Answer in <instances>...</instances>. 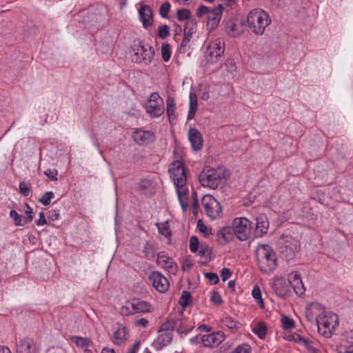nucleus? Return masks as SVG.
<instances>
[{
    "label": "nucleus",
    "mask_w": 353,
    "mask_h": 353,
    "mask_svg": "<svg viewBox=\"0 0 353 353\" xmlns=\"http://www.w3.org/2000/svg\"><path fill=\"white\" fill-rule=\"evenodd\" d=\"M221 230L225 234L226 236H228L229 239H231L232 233H234V229L232 225V227H223Z\"/></svg>",
    "instance_id": "nucleus-61"
},
{
    "label": "nucleus",
    "mask_w": 353,
    "mask_h": 353,
    "mask_svg": "<svg viewBox=\"0 0 353 353\" xmlns=\"http://www.w3.org/2000/svg\"><path fill=\"white\" fill-rule=\"evenodd\" d=\"M225 179L221 170L205 167L199 176L201 185L211 189H216Z\"/></svg>",
    "instance_id": "nucleus-2"
},
{
    "label": "nucleus",
    "mask_w": 353,
    "mask_h": 353,
    "mask_svg": "<svg viewBox=\"0 0 353 353\" xmlns=\"http://www.w3.org/2000/svg\"><path fill=\"white\" fill-rule=\"evenodd\" d=\"M10 216L13 219L15 225L23 226L27 223V221L24 218L17 213L14 210H12L10 212Z\"/></svg>",
    "instance_id": "nucleus-34"
},
{
    "label": "nucleus",
    "mask_w": 353,
    "mask_h": 353,
    "mask_svg": "<svg viewBox=\"0 0 353 353\" xmlns=\"http://www.w3.org/2000/svg\"><path fill=\"white\" fill-rule=\"evenodd\" d=\"M341 353H353V345H343L340 347Z\"/></svg>",
    "instance_id": "nucleus-64"
},
{
    "label": "nucleus",
    "mask_w": 353,
    "mask_h": 353,
    "mask_svg": "<svg viewBox=\"0 0 353 353\" xmlns=\"http://www.w3.org/2000/svg\"><path fill=\"white\" fill-rule=\"evenodd\" d=\"M216 239L221 244H225L230 241L225 234L221 229L216 232Z\"/></svg>",
    "instance_id": "nucleus-53"
},
{
    "label": "nucleus",
    "mask_w": 353,
    "mask_h": 353,
    "mask_svg": "<svg viewBox=\"0 0 353 353\" xmlns=\"http://www.w3.org/2000/svg\"><path fill=\"white\" fill-rule=\"evenodd\" d=\"M199 240L196 236H192L190 239V250L192 252H195L199 250Z\"/></svg>",
    "instance_id": "nucleus-48"
},
{
    "label": "nucleus",
    "mask_w": 353,
    "mask_h": 353,
    "mask_svg": "<svg viewBox=\"0 0 353 353\" xmlns=\"http://www.w3.org/2000/svg\"><path fill=\"white\" fill-rule=\"evenodd\" d=\"M253 298L257 301L261 307H263V301L261 296V292L258 285H254L252 290Z\"/></svg>",
    "instance_id": "nucleus-38"
},
{
    "label": "nucleus",
    "mask_w": 353,
    "mask_h": 353,
    "mask_svg": "<svg viewBox=\"0 0 353 353\" xmlns=\"http://www.w3.org/2000/svg\"><path fill=\"white\" fill-rule=\"evenodd\" d=\"M27 209L25 210V213L27 216V217L25 219V220L27 221V223L30 222L33 219L32 216V209L29 206L28 203L26 204Z\"/></svg>",
    "instance_id": "nucleus-59"
},
{
    "label": "nucleus",
    "mask_w": 353,
    "mask_h": 353,
    "mask_svg": "<svg viewBox=\"0 0 353 353\" xmlns=\"http://www.w3.org/2000/svg\"><path fill=\"white\" fill-rule=\"evenodd\" d=\"M188 139L194 150H199L203 143V137L196 128H190L188 133Z\"/></svg>",
    "instance_id": "nucleus-20"
},
{
    "label": "nucleus",
    "mask_w": 353,
    "mask_h": 353,
    "mask_svg": "<svg viewBox=\"0 0 353 353\" xmlns=\"http://www.w3.org/2000/svg\"><path fill=\"white\" fill-rule=\"evenodd\" d=\"M157 265H172L174 262L172 261V259H170L168 256H167L163 252H160L158 254L157 259Z\"/></svg>",
    "instance_id": "nucleus-39"
},
{
    "label": "nucleus",
    "mask_w": 353,
    "mask_h": 353,
    "mask_svg": "<svg viewBox=\"0 0 353 353\" xmlns=\"http://www.w3.org/2000/svg\"><path fill=\"white\" fill-rule=\"evenodd\" d=\"M134 53L132 55V61L137 63L148 65L151 63L154 51L152 47H145L141 42L133 48Z\"/></svg>",
    "instance_id": "nucleus-7"
},
{
    "label": "nucleus",
    "mask_w": 353,
    "mask_h": 353,
    "mask_svg": "<svg viewBox=\"0 0 353 353\" xmlns=\"http://www.w3.org/2000/svg\"><path fill=\"white\" fill-rule=\"evenodd\" d=\"M221 5H219L218 7H215L213 9H212L207 17L208 25L210 26L212 29L217 27L221 19Z\"/></svg>",
    "instance_id": "nucleus-22"
},
{
    "label": "nucleus",
    "mask_w": 353,
    "mask_h": 353,
    "mask_svg": "<svg viewBox=\"0 0 353 353\" xmlns=\"http://www.w3.org/2000/svg\"><path fill=\"white\" fill-rule=\"evenodd\" d=\"M201 204L204 212L210 219L215 220L221 217L222 208L214 196L209 194L203 196Z\"/></svg>",
    "instance_id": "nucleus-4"
},
{
    "label": "nucleus",
    "mask_w": 353,
    "mask_h": 353,
    "mask_svg": "<svg viewBox=\"0 0 353 353\" xmlns=\"http://www.w3.org/2000/svg\"><path fill=\"white\" fill-rule=\"evenodd\" d=\"M128 339V330L125 327L119 325L113 332L112 342L117 345L124 344Z\"/></svg>",
    "instance_id": "nucleus-21"
},
{
    "label": "nucleus",
    "mask_w": 353,
    "mask_h": 353,
    "mask_svg": "<svg viewBox=\"0 0 353 353\" xmlns=\"http://www.w3.org/2000/svg\"><path fill=\"white\" fill-rule=\"evenodd\" d=\"M17 353H39V346L32 339H19L16 345Z\"/></svg>",
    "instance_id": "nucleus-14"
},
{
    "label": "nucleus",
    "mask_w": 353,
    "mask_h": 353,
    "mask_svg": "<svg viewBox=\"0 0 353 353\" xmlns=\"http://www.w3.org/2000/svg\"><path fill=\"white\" fill-rule=\"evenodd\" d=\"M190 17V12L188 9H179L176 12V17L179 21L188 20Z\"/></svg>",
    "instance_id": "nucleus-45"
},
{
    "label": "nucleus",
    "mask_w": 353,
    "mask_h": 353,
    "mask_svg": "<svg viewBox=\"0 0 353 353\" xmlns=\"http://www.w3.org/2000/svg\"><path fill=\"white\" fill-rule=\"evenodd\" d=\"M156 226L158 228L159 232L166 238L170 237L171 230L170 229L169 222L165 221L163 223H157Z\"/></svg>",
    "instance_id": "nucleus-32"
},
{
    "label": "nucleus",
    "mask_w": 353,
    "mask_h": 353,
    "mask_svg": "<svg viewBox=\"0 0 353 353\" xmlns=\"http://www.w3.org/2000/svg\"><path fill=\"white\" fill-rule=\"evenodd\" d=\"M54 197V192L48 191L43 194V196L39 199V202L41 203L43 205L47 206L50 204L51 201Z\"/></svg>",
    "instance_id": "nucleus-40"
},
{
    "label": "nucleus",
    "mask_w": 353,
    "mask_h": 353,
    "mask_svg": "<svg viewBox=\"0 0 353 353\" xmlns=\"http://www.w3.org/2000/svg\"><path fill=\"white\" fill-rule=\"evenodd\" d=\"M177 196L183 212L186 211L188 207V191L185 188L176 189Z\"/></svg>",
    "instance_id": "nucleus-28"
},
{
    "label": "nucleus",
    "mask_w": 353,
    "mask_h": 353,
    "mask_svg": "<svg viewBox=\"0 0 353 353\" xmlns=\"http://www.w3.org/2000/svg\"><path fill=\"white\" fill-rule=\"evenodd\" d=\"M191 37H187L183 35V41L181 43L180 48H179V52L180 53H185L188 51H189L191 48Z\"/></svg>",
    "instance_id": "nucleus-37"
},
{
    "label": "nucleus",
    "mask_w": 353,
    "mask_h": 353,
    "mask_svg": "<svg viewBox=\"0 0 353 353\" xmlns=\"http://www.w3.org/2000/svg\"><path fill=\"white\" fill-rule=\"evenodd\" d=\"M231 276V271L230 270L229 268H224L222 270H221V277H222V279L223 281H226L228 280Z\"/></svg>",
    "instance_id": "nucleus-62"
},
{
    "label": "nucleus",
    "mask_w": 353,
    "mask_h": 353,
    "mask_svg": "<svg viewBox=\"0 0 353 353\" xmlns=\"http://www.w3.org/2000/svg\"><path fill=\"white\" fill-rule=\"evenodd\" d=\"M170 3L168 1H165L161 5L159 8V14L162 18H168V13L170 12Z\"/></svg>",
    "instance_id": "nucleus-44"
},
{
    "label": "nucleus",
    "mask_w": 353,
    "mask_h": 353,
    "mask_svg": "<svg viewBox=\"0 0 353 353\" xmlns=\"http://www.w3.org/2000/svg\"><path fill=\"white\" fill-rule=\"evenodd\" d=\"M46 353H65L64 350L59 346L49 347Z\"/></svg>",
    "instance_id": "nucleus-63"
},
{
    "label": "nucleus",
    "mask_w": 353,
    "mask_h": 353,
    "mask_svg": "<svg viewBox=\"0 0 353 353\" xmlns=\"http://www.w3.org/2000/svg\"><path fill=\"white\" fill-rule=\"evenodd\" d=\"M325 312L324 307L316 302L311 303L305 307V317L311 323H316Z\"/></svg>",
    "instance_id": "nucleus-10"
},
{
    "label": "nucleus",
    "mask_w": 353,
    "mask_h": 353,
    "mask_svg": "<svg viewBox=\"0 0 353 353\" xmlns=\"http://www.w3.org/2000/svg\"><path fill=\"white\" fill-rule=\"evenodd\" d=\"M272 288L276 294L279 297H283L290 292V284L283 277L275 276L273 279Z\"/></svg>",
    "instance_id": "nucleus-16"
},
{
    "label": "nucleus",
    "mask_w": 353,
    "mask_h": 353,
    "mask_svg": "<svg viewBox=\"0 0 353 353\" xmlns=\"http://www.w3.org/2000/svg\"><path fill=\"white\" fill-rule=\"evenodd\" d=\"M225 51V42L222 39L211 41L206 51V57L209 62L216 63L223 56Z\"/></svg>",
    "instance_id": "nucleus-9"
},
{
    "label": "nucleus",
    "mask_w": 353,
    "mask_h": 353,
    "mask_svg": "<svg viewBox=\"0 0 353 353\" xmlns=\"http://www.w3.org/2000/svg\"><path fill=\"white\" fill-rule=\"evenodd\" d=\"M188 320L182 319H170L164 323V327H170L172 331L176 330L178 333L187 334L193 327L187 325Z\"/></svg>",
    "instance_id": "nucleus-11"
},
{
    "label": "nucleus",
    "mask_w": 353,
    "mask_h": 353,
    "mask_svg": "<svg viewBox=\"0 0 353 353\" xmlns=\"http://www.w3.org/2000/svg\"><path fill=\"white\" fill-rule=\"evenodd\" d=\"M225 339V334L222 332H216L205 334L201 338V342L205 347H216Z\"/></svg>",
    "instance_id": "nucleus-17"
},
{
    "label": "nucleus",
    "mask_w": 353,
    "mask_h": 353,
    "mask_svg": "<svg viewBox=\"0 0 353 353\" xmlns=\"http://www.w3.org/2000/svg\"><path fill=\"white\" fill-rule=\"evenodd\" d=\"M292 281L294 282L290 283V288L292 287L297 296H301L304 294L305 288L301 279Z\"/></svg>",
    "instance_id": "nucleus-29"
},
{
    "label": "nucleus",
    "mask_w": 353,
    "mask_h": 353,
    "mask_svg": "<svg viewBox=\"0 0 353 353\" xmlns=\"http://www.w3.org/2000/svg\"><path fill=\"white\" fill-rule=\"evenodd\" d=\"M134 314L145 313L151 311V305L144 301L132 300Z\"/></svg>",
    "instance_id": "nucleus-26"
},
{
    "label": "nucleus",
    "mask_w": 353,
    "mask_h": 353,
    "mask_svg": "<svg viewBox=\"0 0 353 353\" xmlns=\"http://www.w3.org/2000/svg\"><path fill=\"white\" fill-rule=\"evenodd\" d=\"M252 332L257 335L259 338L263 339L267 334V327L264 323H258L252 327Z\"/></svg>",
    "instance_id": "nucleus-33"
},
{
    "label": "nucleus",
    "mask_w": 353,
    "mask_h": 353,
    "mask_svg": "<svg viewBox=\"0 0 353 353\" xmlns=\"http://www.w3.org/2000/svg\"><path fill=\"white\" fill-rule=\"evenodd\" d=\"M231 353H250V347L248 344H242L237 346Z\"/></svg>",
    "instance_id": "nucleus-50"
},
{
    "label": "nucleus",
    "mask_w": 353,
    "mask_h": 353,
    "mask_svg": "<svg viewBox=\"0 0 353 353\" xmlns=\"http://www.w3.org/2000/svg\"><path fill=\"white\" fill-rule=\"evenodd\" d=\"M139 19L143 28H148L152 25V10L149 6L143 5L139 10Z\"/></svg>",
    "instance_id": "nucleus-19"
},
{
    "label": "nucleus",
    "mask_w": 353,
    "mask_h": 353,
    "mask_svg": "<svg viewBox=\"0 0 353 353\" xmlns=\"http://www.w3.org/2000/svg\"><path fill=\"white\" fill-rule=\"evenodd\" d=\"M145 108L151 117H159L165 111L163 100L157 92H152L145 103Z\"/></svg>",
    "instance_id": "nucleus-6"
},
{
    "label": "nucleus",
    "mask_w": 353,
    "mask_h": 353,
    "mask_svg": "<svg viewBox=\"0 0 353 353\" xmlns=\"http://www.w3.org/2000/svg\"><path fill=\"white\" fill-rule=\"evenodd\" d=\"M39 219L35 221V223L37 224V225L42 226V225L47 224V221L45 217V214H44L43 212H39Z\"/></svg>",
    "instance_id": "nucleus-58"
},
{
    "label": "nucleus",
    "mask_w": 353,
    "mask_h": 353,
    "mask_svg": "<svg viewBox=\"0 0 353 353\" xmlns=\"http://www.w3.org/2000/svg\"><path fill=\"white\" fill-rule=\"evenodd\" d=\"M120 313L123 316H129L134 314L132 300L127 301L125 305L120 308Z\"/></svg>",
    "instance_id": "nucleus-35"
},
{
    "label": "nucleus",
    "mask_w": 353,
    "mask_h": 353,
    "mask_svg": "<svg viewBox=\"0 0 353 353\" xmlns=\"http://www.w3.org/2000/svg\"><path fill=\"white\" fill-rule=\"evenodd\" d=\"M257 254L266 259L267 262L275 263L276 261L275 253L268 245H263L257 250Z\"/></svg>",
    "instance_id": "nucleus-24"
},
{
    "label": "nucleus",
    "mask_w": 353,
    "mask_h": 353,
    "mask_svg": "<svg viewBox=\"0 0 353 353\" xmlns=\"http://www.w3.org/2000/svg\"><path fill=\"white\" fill-rule=\"evenodd\" d=\"M247 20L252 32L258 35H262L265 28L271 23L270 15L262 9L251 10Z\"/></svg>",
    "instance_id": "nucleus-1"
},
{
    "label": "nucleus",
    "mask_w": 353,
    "mask_h": 353,
    "mask_svg": "<svg viewBox=\"0 0 353 353\" xmlns=\"http://www.w3.org/2000/svg\"><path fill=\"white\" fill-rule=\"evenodd\" d=\"M168 172L176 189L185 188L187 182V175L183 163L174 161L170 165Z\"/></svg>",
    "instance_id": "nucleus-5"
},
{
    "label": "nucleus",
    "mask_w": 353,
    "mask_h": 353,
    "mask_svg": "<svg viewBox=\"0 0 353 353\" xmlns=\"http://www.w3.org/2000/svg\"><path fill=\"white\" fill-rule=\"evenodd\" d=\"M176 103L174 99L168 97L166 100V113L170 122H172L176 118L175 116Z\"/></svg>",
    "instance_id": "nucleus-27"
},
{
    "label": "nucleus",
    "mask_w": 353,
    "mask_h": 353,
    "mask_svg": "<svg viewBox=\"0 0 353 353\" xmlns=\"http://www.w3.org/2000/svg\"><path fill=\"white\" fill-rule=\"evenodd\" d=\"M290 340L292 341H294V342H296L297 343H299V344L303 345L304 347H305L306 348H307L309 350L312 348V344H311V341H309L308 339H306L303 338L300 334H292L291 336Z\"/></svg>",
    "instance_id": "nucleus-30"
},
{
    "label": "nucleus",
    "mask_w": 353,
    "mask_h": 353,
    "mask_svg": "<svg viewBox=\"0 0 353 353\" xmlns=\"http://www.w3.org/2000/svg\"><path fill=\"white\" fill-rule=\"evenodd\" d=\"M170 34V28L167 25H161L158 28V36L161 39H165Z\"/></svg>",
    "instance_id": "nucleus-46"
},
{
    "label": "nucleus",
    "mask_w": 353,
    "mask_h": 353,
    "mask_svg": "<svg viewBox=\"0 0 353 353\" xmlns=\"http://www.w3.org/2000/svg\"><path fill=\"white\" fill-rule=\"evenodd\" d=\"M60 215L58 210H52L49 212L48 219L51 221H56L59 219Z\"/></svg>",
    "instance_id": "nucleus-60"
},
{
    "label": "nucleus",
    "mask_w": 353,
    "mask_h": 353,
    "mask_svg": "<svg viewBox=\"0 0 353 353\" xmlns=\"http://www.w3.org/2000/svg\"><path fill=\"white\" fill-rule=\"evenodd\" d=\"M210 10H211L208 7L205 6H201L197 9L196 15L199 17H203L204 16H206L207 17Z\"/></svg>",
    "instance_id": "nucleus-52"
},
{
    "label": "nucleus",
    "mask_w": 353,
    "mask_h": 353,
    "mask_svg": "<svg viewBox=\"0 0 353 353\" xmlns=\"http://www.w3.org/2000/svg\"><path fill=\"white\" fill-rule=\"evenodd\" d=\"M197 96L195 93L190 92L189 94V108L197 109Z\"/></svg>",
    "instance_id": "nucleus-55"
},
{
    "label": "nucleus",
    "mask_w": 353,
    "mask_h": 353,
    "mask_svg": "<svg viewBox=\"0 0 353 353\" xmlns=\"http://www.w3.org/2000/svg\"><path fill=\"white\" fill-rule=\"evenodd\" d=\"M199 254L201 257V262L202 263H207L210 262L212 258L214 257L212 248L205 244H202L200 246Z\"/></svg>",
    "instance_id": "nucleus-25"
},
{
    "label": "nucleus",
    "mask_w": 353,
    "mask_h": 353,
    "mask_svg": "<svg viewBox=\"0 0 353 353\" xmlns=\"http://www.w3.org/2000/svg\"><path fill=\"white\" fill-rule=\"evenodd\" d=\"M281 323L285 330H290L294 327V321L285 316L281 318Z\"/></svg>",
    "instance_id": "nucleus-47"
},
{
    "label": "nucleus",
    "mask_w": 353,
    "mask_h": 353,
    "mask_svg": "<svg viewBox=\"0 0 353 353\" xmlns=\"http://www.w3.org/2000/svg\"><path fill=\"white\" fill-rule=\"evenodd\" d=\"M162 59L164 61H168L171 57V48L169 44H163L161 49Z\"/></svg>",
    "instance_id": "nucleus-42"
},
{
    "label": "nucleus",
    "mask_w": 353,
    "mask_h": 353,
    "mask_svg": "<svg viewBox=\"0 0 353 353\" xmlns=\"http://www.w3.org/2000/svg\"><path fill=\"white\" fill-rule=\"evenodd\" d=\"M210 300L215 305H220L223 302L221 296L218 292H212Z\"/></svg>",
    "instance_id": "nucleus-54"
},
{
    "label": "nucleus",
    "mask_w": 353,
    "mask_h": 353,
    "mask_svg": "<svg viewBox=\"0 0 353 353\" xmlns=\"http://www.w3.org/2000/svg\"><path fill=\"white\" fill-rule=\"evenodd\" d=\"M222 323L231 330L237 328V322L229 316H225L222 319Z\"/></svg>",
    "instance_id": "nucleus-41"
},
{
    "label": "nucleus",
    "mask_w": 353,
    "mask_h": 353,
    "mask_svg": "<svg viewBox=\"0 0 353 353\" xmlns=\"http://www.w3.org/2000/svg\"><path fill=\"white\" fill-rule=\"evenodd\" d=\"M234 233L240 241L247 240L251 232V222L245 217L235 218L232 221Z\"/></svg>",
    "instance_id": "nucleus-8"
},
{
    "label": "nucleus",
    "mask_w": 353,
    "mask_h": 353,
    "mask_svg": "<svg viewBox=\"0 0 353 353\" xmlns=\"http://www.w3.org/2000/svg\"><path fill=\"white\" fill-rule=\"evenodd\" d=\"M197 228H199L200 232L203 234L205 236H208L210 235V234H211L210 229L204 225L201 220H199L197 223Z\"/></svg>",
    "instance_id": "nucleus-49"
},
{
    "label": "nucleus",
    "mask_w": 353,
    "mask_h": 353,
    "mask_svg": "<svg viewBox=\"0 0 353 353\" xmlns=\"http://www.w3.org/2000/svg\"><path fill=\"white\" fill-rule=\"evenodd\" d=\"M44 174L52 181L57 180L58 171L56 169H48L44 172Z\"/></svg>",
    "instance_id": "nucleus-57"
},
{
    "label": "nucleus",
    "mask_w": 353,
    "mask_h": 353,
    "mask_svg": "<svg viewBox=\"0 0 353 353\" xmlns=\"http://www.w3.org/2000/svg\"><path fill=\"white\" fill-rule=\"evenodd\" d=\"M205 276L209 279L212 284H216L219 281V278L216 273L208 272L205 273Z\"/></svg>",
    "instance_id": "nucleus-56"
},
{
    "label": "nucleus",
    "mask_w": 353,
    "mask_h": 353,
    "mask_svg": "<svg viewBox=\"0 0 353 353\" xmlns=\"http://www.w3.org/2000/svg\"><path fill=\"white\" fill-rule=\"evenodd\" d=\"M269 227V222L267 217L261 214L256 218V230L255 236H262L266 234Z\"/></svg>",
    "instance_id": "nucleus-23"
},
{
    "label": "nucleus",
    "mask_w": 353,
    "mask_h": 353,
    "mask_svg": "<svg viewBox=\"0 0 353 353\" xmlns=\"http://www.w3.org/2000/svg\"><path fill=\"white\" fill-rule=\"evenodd\" d=\"M300 245L297 240L290 238L286 241L285 245L281 247V253L283 258L289 262L295 257L296 252L299 250Z\"/></svg>",
    "instance_id": "nucleus-13"
},
{
    "label": "nucleus",
    "mask_w": 353,
    "mask_h": 353,
    "mask_svg": "<svg viewBox=\"0 0 353 353\" xmlns=\"http://www.w3.org/2000/svg\"><path fill=\"white\" fill-rule=\"evenodd\" d=\"M191 299L192 296L190 293L188 291L184 290L182 292L179 303L182 307H186L191 301Z\"/></svg>",
    "instance_id": "nucleus-36"
},
{
    "label": "nucleus",
    "mask_w": 353,
    "mask_h": 353,
    "mask_svg": "<svg viewBox=\"0 0 353 353\" xmlns=\"http://www.w3.org/2000/svg\"><path fill=\"white\" fill-rule=\"evenodd\" d=\"M172 330L170 327H164V323L158 332L157 338L154 342V345L157 350H161L168 345L172 340Z\"/></svg>",
    "instance_id": "nucleus-12"
},
{
    "label": "nucleus",
    "mask_w": 353,
    "mask_h": 353,
    "mask_svg": "<svg viewBox=\"0 0 353 353\" xmlns=\"http://www.w3.org/2000/svg\"><path fill=\"white\" fill-rule=\"evenodd\" d=\"M196 30V23L193 20H188L184 26L183 35L191 37Z\"/></svg>",
    "instance_id": "nucleus-31"
},
{
    "label": "nucleus",
    "mask_w": 353,
    "mask_h": 353,
    "mask_svg": "<svg viewBox=\"0 0 353 353\" xmlns=\"http://www.w3.org/2000/svg\"><path fill=\"white\" fill-rule=\"evenodd\" d=\"M150 282L152 286L161 293L165 292L169 288L168 279L159 272H153L149 276Z\"/></svg>",
    "instance_id": "nucleus-15"
},
{
    "label": "nucleus",
    "mask_w": 353,
    "mask_h": 353,
    "mask_svg": "<svg viewBox=\"0 0 353 353\" xmlns=\"http://www.w3.org/2000/svg\"><path fill=\"white\" fill-rule=\"evenodd\" d=\"M20 192L23 196H28L30 192V185H28L26 183L22 181L19 183V185Z\"/></svg>",
    "instance_id": "nucleus-51"
},
{
    "label": "nucleus",
    "mask_w": 353,
    "mask_h": 353,
    "mask_svg": "<svg viewBox=\"0 0 353 353\" xmlns=\"http://www.w3.org/2000/svg\"><path fill=\"white\" fill-rule=\"evenodd\" d=\"M132 137L139 145L148 144L154 139V134L151 131L143 130L141 128L134 130Z\"/></svg>",
    "instance_id": "nucleus-18"
},
{
    "label": "nucleus",
    "mask_w": 353,
    "mask_h": 353,
    "mask_svg": "<svg viewBox=\"0 0 353 353\" xmlns=\"http://www.w3.org/2000/svg\"><path fill=\"white\" fill-rule=\"evenodd\" d=\"M338 316L336 314L331 312H325L321 319H318L316 323L318 332L326 338L332 336V330L338 325Z\"/></svg>",
    "instance_id": "nucleus-3"
},
{
    "label": "nucleus",
    "mask_w": 353,
    "mask_h": 353,
    "mask_svg": "<svg viewBox=\"0 0 353 353\" xmlns=\"http://www.w3.org/2000/svg\"><path fill=\"white\" fill-rule=\"evenodd\" d=\"M72 341L81 347H88L90 345V341L88 338H83L80 336H74L72 338Z\"/></svg>",
    "instance_id": "nucleus-43"
}]
</instances>
